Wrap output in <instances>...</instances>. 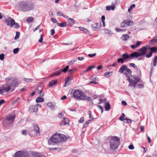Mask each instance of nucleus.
<instances>
[{"instance_id": "obj_1", "label": "nucleus", "mask_w": 157, "mask_h": 157, "mask_svg": "<svg viewBox=\"0 0 157 157\" xmlns=\"http://www.w3.org/2000/svg\"><path fill=\"white\" fill-rule=\"evenodd\" d=\"M67 140L66 136L63 134H55L53 135L48 140V143L49 145L53 143H56L66 141Z\"/></svg>"}, {"instance_id": "obj_2", "label": "nucleus", "mask_w": 157, "mask_h": 157, "mask_svg": "<svg viewBox=\"0 0 157 157\" xmlns=\"http://www.w3.org/2000/svg\"><path fill=\"white\" fill-rule=\"evenodd\" d=\"M17 8L23 11H28L33 10L34 8V5L31 2H26L21 1L17 5Z\"/></svg>"}, {"instance_id": "obj_3", "label": "nucleus", "mask_w": 157, "mask_h": 157, "mask_svg": "<svg viewBox=\"0 0 157 157\" xmlns=\"http://www.w3.org/2000/svg\"><path fill=\"white\" fill-rule=\"evenodd\" d=\"M73 96L76 100H85L86 95L81 90L76 89L73 93Z\"/></svg>"}, {"instance_id": "obj_4", "label": "nucleus", "mask_w": 157, "mask_h": 157, "mask_svg": "<svg viewBox=\"0 0 157 157\" xmlns=\"http://www.w3.org/2000/svg\"><path fill=\"white\" fill-rule=\"evenodd\" d=\"M148 46L147 45L142 47L138 50V52H133L135 57L137 58L138 57L145 55L147 53Z\"/></svg>"}, {"instance_id": "obj_5", "label": "nucleus", "mask_w": 157, "mask_h": 157, "mask_svg": "<svg viewBox=\"0 0 157 157\" xmlns=\"http://www.w3.org/2000/svg\"><path fill=\"white\" fill-rule=\"evenodd\" d=\"M119 138L114 136L112 137L110 141V147L113 150H116L119 145Z\"/></svg>"}, {"instance_id": "obj_6", "label": "nucleus", "mask_w": 157, "mask_h": 157, "mask_svg": "<svg viewBox=\"0 0 157 157\" xmlns=\"http://www.w3.org/2000/svg\"><path fill=\"white\" fill-rule=\"evenodd\" d=\"M15 116L12 115H10L6 117V119L3 122V125L5 127L10 126L14 122Z\"/></svg>"}, {"instance_id": "obj_7", "label": "nucleus", "mask_w": 157, "mask_h": 157, "mask_svg": "<svg viewBox=\"0 0 157 157\" xmlns=\"http://www.w3.org/2000/svg\"><path fill=\"white\" fill-rule=\"evenodd\" d=\"M10 89L11 88L9 85L6 83L0 88V94H2L3 93H7Z\"/></svg>"}, {"instance_id": "obj_8", "label": "nucleus", "mask_w": 157, "mask_h": 157, "mask_svg": "<svg viewBox=\"0 0 157 157\" xmlns=\"http://www.w3.org/2000/svg\"><path fill=\"white\" fill-rule=\"evenodd\" d=\"M34 129L35 131L33 130L29 132V134L32 136H35L37 135V134L39 132V126L37 124L33 125Z\"/></svg>"}, {"instance_id": "obj_9", "label": "nucleus", "mask_w": 157, "mask_h": 157, "mask_svg": "<svg viewBox=\"0 0 157 157\" xmlns=\"http://www.w3.org/2000/svg\"><path fill=\"white\" fill-rule=\"evenodd\" d=\"M121 57L124 60H126L128 59L131 60L135 57L133 52L129 55L127 53H125L123 54Z\"/></svg>"}, {"instance_id": "obj_10", "label": "nucleus", "mask_w": 157, "mask_h": 157, "mask_svg": "<svg viewBox=\"0 0 157 157\" xmlns=\"http://www.w3.org/2000/svg\"><path fill=\"white\" fill-rule=\"evenodd\" d=\"M14 157H29L28 155L26 153H24L21 151L16 152L14 155Z\"/></svg>"}, {"instance_id": "obj_11", "label": "nucleus", "mask_w": 157, "mask_h": 157, "mask_svg": "<svg viewBox=\"0 0 157 157\" xmlns=\"http://www.w3.org/2000/svg\"><path fill=\"white\" fill-rule=\"evenodd\" d=\"M11 79V81L10 82H8V84L10 86V87H15L16 85L17 84V80L16 78H13Z\"/></svg>"}, {"instance_id": "obj_12", "label": "nucleus", "mask_w": 157, "mask_h": 157, "mask_svg": "<svg viewBox=\"0 0 157 157\" xmlns=\"http://www.w3.org/2000/svg\"><path fill=\"white\" fill-rule=\"evenodd\" d=\"M101 23L100 22L98 23V22H97L96 23H94L92 25V27L93 29L94 30H98L100 28V27L101 26Z\"/></svg>"}, {"instance_id": "obj_13", "label": "nucleus", "mask_w": 157, "mask_h": 157, "mask_svg": "<svg viewBox=\"0 0 157 157\" xmlns=\"http://www.w3.org/2000/svg\"><path fill=\"white\" fill-rule=\"evenodd\" d=\"M5 22H6V24L7 25H9L10 24L11 26H13L14 25L15 23V21L13 18L10 17L7 19L5 20Z\"/></svg>"}, {"instance_id": "obj_14", "label": "nucleus", "mask_w": 157, "mask_h": 157, "mask_svg": "<svg viewBox=\"0 0 157 157\" xmlns=\"http://www.w3.org/2000/svg\"><path fill=\"white\" fill-rule=\"evenodd\" d=\"M142 43L141 41H137L135 44L131 45L130 47L132 49H135L136 48H138Z\"/></svg>"}, {"instance_id": "obj_15", "label": "nucleus", "mask_w": 157, "mask_h": 157, "mask_svg": "<svg viewBox=\"0 0 157 157\" xmlns=\"http://www.w3.org/2000/svg\"><path fill=\"white\" fill-rule=\"evenodd\" d=\"M29 109L31 112H36L38 110V108L36 105H32L29 107Z\"/></svg>"}, {"instance_id": "obj_16", "label": "nucleus", "mask_w": 157, "mask_h": 157, "mask_svg": "<svg viewBox=\"0 0 157 157\" xmlns=\"http://www.w3.org/2000/svg\"><path fill=\"white\" fill-rule=\"evenodd\" d=\"M29 157H46L44 155L40 153H35L30 155Z\"/></svg>"}, {"instance_id": "obj_17", "label": "nucleus", "mask_w": 157, "mask_h": 157, "mask_svg": "<svg viewBox=\"0 0 157 157\" xmlns=\"http://www.w3.org/2000/svg\"><path fill=\"white\" fill-rule=\"evenodd\" d=\"M127 80L129 82V86H130L133 85H136L137 84V82L131 80L130 78H127Z\"/></svg>"}, {"instance_id": "obj_18", "label": "nucleus", "mask_w": 157, "mask_h": 157, "mask_svg": "<svg viewBox=\"0 0 157 157\" xmlns=\"http://www.w3.org/2000/svg\"><path fill=\"white\" fill-rule=\"evenodd\" d=\"M57 83V80H53L49 82L48 87H52L53 86L56 85Z\"/></svg>"}, {"instance_id": "obj_19", "label": "nucleus", "mask_w": 157, "mask_h": 157, "mask_svg": "<svg viewBox=\"0 0 157 157\" xmlns=\"http://www.w3.org/2000/svg\"><path fill=\"white\" fill-rule=\"evenodd\" d=\"M127 66L126 65H122L119 69V72L121 74L123 73L124 71H125L126 69H127Z\"/></svg>"}, {"instance_id": "obj_20", "label": "nucleus", "mask_w": 157, "mask_h": 157, "mask_svg": "<svg viewBox=\"0 0 157 157\" xmlns=\"http://www.w3.org/2000/svg\"><path fill=\"white\" fill-rule=\"evenodd\" d=\"M129 36L128 34L123 35L121 37V39L123 41H126L128 40Z\"/></svg>"}, {"instance_id": "obj_21", "label": "nucleus", "mask_w": 157, "mask_h": 157, "mask_svg": "<svg viewBox=\"0 0 157 157\" xmlns=\"http://www.w3.org/2000/svg\"><path fill=\"white\" fill-rule=\"evenodd\" d=\"M69 121L68 119L67 118H64L63 121L61 122V124L64 125L68 124H69Z\"/></svg>"}, {"instance_id": "obj_22", "label": "nucleus", "mask_w": 157, "mask_h": 157, "mask_svg": "<svg viewBox=\"0 0 157 157\" xmlns=\"http://www.w3.org/2000/svg\"><path fill=\"white\" fill-rule=\"evenodd\" d=\"M110 106L109 102L106 103L105 106V111H109L110 109Z\"/></svg>"}, {"instance_id": "obj_23", "label": "nucleus", "mask_w": 157, "mask_h": 157, "mask_svg": "<svg viewBox=\"0 0 157 157\" xmlns=\"http://www.w3.org/2000/svg\"><path fill=\"white\" fill-rule=\"evenodd\" d=\"M68 22L71 26L72 25L75 23V21L74 19L69 18L68 20Z\"/></svg>"}, {"instance_id": "obj_24", "label": "nucleus", "mask_w": 157, "mask_h": 157, "mask_svg": "<svg viewBox=\"0 0 157 157\" xmlns=\"http://www.w3.org/2000/svg\"><path fill=\"white\" fill-rule=\"evenodd\" d=\"M147 46H148V50H151L150 52H152H152H154L156 51H157L156 48H155V47L150 48V47L149 46V45H147Z\"/></svg>"}, {"instance_id": "obj_25", "label": "nucleus", "mask_w": 157, "mask_h": 157, "mask_svg": "<svg viewBox=\"0 0 157 157\" xmlns=\"http://www.w3.org/2000/svg\"><path fill=\"white\" fill-rule=\"evenodd\" d=\"M125 21L126 23V26L128 25H132L133 24L134 22L130 20H126Z\"/></svg>"}, {"instance_id": "obj_26", "label": "nucleus", "mask_w": 157, "mask_h": 157, "mask_svg": "<svg viewBox=\"0 0 157 157\" xmlns=\"http://www.w3.org/2000/svg\"><path fill=\"white\" fill-rule=\"evenodd\" d=\"M57 24L58 26L62 27H65L67 25V24L65 22H64L62 23H57Z\"/></svg>"}, {"instance_id": "obj_27", "label": "nucleus", "mask_w": 157, "mask_h": 157, "mask_svg": "<svg viewBox=\"0 0 157 157\" xmlns=\"http://www.w3.org/2000/svg\"><path fill=\"white\" fill-rule=\"evenodd\" d=\"M157 40V36H155L152 39L150 40V44H153L155 43L156 42V40Z\"/></svg>"}, {"instance_id": "obj_28", "label": "nucleus", "mask_w": 157, "mask_h": 157, "mask_svg": "<svg viewBox=\"0 0 157 157\" xmlns=\"http://www.w3.org/2000/svg\"><path fill=\"white\" fill-rule=\"evenodd\" d=\"M44 101V99L41 97H38L36 100V102L37 103H39L40 102H43Z\"/></svg>"}, {"instance_id": "obj_29", "label": "nucleus", "mask_w": 157, "mask_h": 157, "mask_svg": "<svg viewBox=\"0 0 157 157\" xmlns=\"http://www.w3.org/2000/svg\"><path fill=\"white\" fill-rule=\"evenodd\" d=\"M115 7L114 5L111 6H107L106 7V9L107 10H113L114 9Z\"/></svg>"}, {"instance_id": "obj_30", "label": "nucleus", "mask_w": 157, "mask_h": 157, "mask_svg": "<svg viewBox=\"0 0 157 157\" xmlns=\"http://www.w3.org/2000/svg\"><path fill=\"white\" fill-rule=\"evenodd\" d=\"M112 72H106L105 73L104 75L107 77H109L111 76L112 74Z\"/></svg>"}, {"instance_id": "obj_31", "label": "nucleus", "mask_w": 157, "mask_h": 157, "mask_svg": "<svg viewBox=\"0 0 157 157\" xmlns=\"http://www.w3.org/2000/svg\"><path fill=\"white\" fill-rule=\"evenodd\" d=\"M91 121V120H88L85 122V123L83 124V127H86L88 124Z\"/></svg>"}, {"instance_id": "obj_32", "label": "nucleus", "mask_w": 157, "mask_h": 157, "mask_svg": "<svg viewBox=\"0 0 157 157\" xmlns=\"http://www.w3.org/2000/svg\"><path fill=\"white\" fill-rule=\"evenodd\" d=\"M69 68L68 65L64 69L61 70V72H63L64 73H66L68 70Z\"/></svg>"}, {"instance_id": "obj_33", "label": "nucleus", "mask_w": 157, "mask_h": 157, "mask_svg": "<svg viewBox=\"0 0 157 157\" xmlns=\"http://www.w3.org/2000/svg\"><path fill=\"white\" fill-rule=\"evenodd\" d=\"M95 66H90L88 67V68L85 71H84V73H86L91 70L92 69H93L94 68Z\"/></svg>"}, {"instance_id": "obj_34", "label": "nucleus", "mask_w": 157, "mask_h": 157, "mask_svg": "<svg viewBox=\"0 0 157 157\" xmlns=\"http://www.w3.org/2000/svg\"><path fill=\"white\" fill-rule=\"evenodd\" d=\"M157 64V56H155L153 60V66H155Z\"/></svg>"}, {"instance_id": "obj_35", "label": "nucleus", "mask_w": 157, "mask_h": 157, "mask_svg": "<svg viewBox=\"0 0 157 157\" xmlns=\"http://www.w3.org/2000/svg\"><path fill=\"white\" fill-rule=\"evenodd\" d=\"M47 105L48 107H50L52 109H53L54 108V105L52 102H51L48 103Z\"/></svg>"}, {"instance_id": "obj_36", "label": "nucleus", "mask_w": 157, "mask_h": 157, "mask_svg": "<svg viewBox=\"0 0 157 157\" xmlns=\"http://www.w3.org/2000/svg\"><path fill=\"white\" fill-rule=\"evenodd\" d=\"M24 80L27 83H29L32 82L33 80L32 79H29L25 78L24 79Z\"/></svg>"}, {"instance_id": "obj_37", "label": "nucleus", "mask_w": 157, "mask_h": 157, "mask_svg": "<svg viewBox=\"0 0 157 157\" xmlns=\"http://www.w3.org/2000/svg\"><path fill=\"white\" fill-rule=\"evenodd\" d=\"M61 72H62L60 70V71H58V72H55V73H54L53 74L51 75H50V76L52 77L54 76H55L56 75H60V74H61Z\"/></svg>"}, {"instance_id": "obj_38", "label": "nucleus", "mask_w": 157, "mask_h": 157, "mask_svg": "<svg viewBox=\"0 0 157 157\" xmlns=\"http://www.w3.org/2000/svg\"><path fill=\"white\" fill-rule=\"evenodd\" d=\"M135 5L134 4L131 5L128 10V12H129L135 7Z\"/></svg>"}, {"instance_id": "obj_39", "label": "nucleus", "mask_w": 157, "mask_h": 157, "mask_svg": "<svg viewBox=\"0 0 157 157\" xmlns=\"http://www.w3.org/2000/svg\"><path fill=\"white\" fill-rule=\"evenodd\" d=\"M16 36L14 37V39L16 40L20 36V33L19 32H17L16 33Z\"/></svg>"}, {"instance_id": "obj_40", "label": "nucleus", "mask_w": 157, "mask_h": 157, "mask_svg": "<svg viewBox=\"0 0 157 157\" xmlns=\"http://www.w3.org/2000/svg\"><path fill=\"white\" fill-rule=\"evenodd\" d=\"M33 20V18L32 17H28L27 19V21L28 22H31Z\"/></svg>"}, {"instance_id": "obj_41", "label": "nucleus", "mask_w": 157, "mask_h": 157, "mask_svg": "<svg viewBox=\"0 0 157 157\" xmlns=\"http://www.w3.org/2000/svg\"><path fill=\"white\" fill-rule=\"evenodd\" d=\"M121 27H125L127 26L125 20L123 22L121 23Z\"/></svg>"}, {"instance_id": "obj_42", "label": "nucleus", "mask_w": 157, "mask_h": 157, "mask_svg": "<svg viewBox=\"0 0 157 157\" xmlns=\"http://www.w3.org/2000/svg\"><path fill=\"white\" fill-rule=\"evenodd\" d=\"M117 62L118 63H124V60L122 58H119L117 59Z\"/></svg>"}, {"instance_id": "obj_43", "label": "nucleus", "mask_w": 157, "mask_h": 157, "mask_svg": "<svg viewBox=\"0 0 157 157\" xmlns=\"http://www.w3.org/2000/svg\"><path fill=\"white\" fill-rule=\"evenodd\" d=\"M71 80V77L69 76L66 78L65 79V80L66 81V82H65V85H66L67 83L69 81H70Z\"/></svg>"}, {"instance_id": "obj_44", "label": "nucleus", "mask_w": 157, "mask_h": 157, "mask_svg": "<svg viewBox=\"0 0 157 157\" xmlns=\"http://www.w3.org/2000/svg\"><path fill=\"white\" fill-rule=\"evenodd\" d=\"M125 117V114L123 113L121 116L119 117V120L121 121H123L124 120V118Z\"/></svg>"}, {"instance_id": "obj_45", "label": "nucleus", "mask_w": 157, "mask_h": 157, "mask_svg": "<svg viewBox=\"0 0 157 157\" xmlns=\"http://www.w3.org/2000/svg\"><path fill=\"white\" fill-rule=\"evenodd\" d=\"M88 114L89 115V118L90 119L93 120L94 118L91 116V112L90 111H89L88 112Z\"/></svg>"}, {"instance_id": "obj_46", "label": "nucleus", "mask_w": 157, "mask_h": 157, "mask_svg": "<svg viewBox=\"0 0 157 157\" xmlns=\"http://www.w3.org/2000/svg\"><path fill=\"white\" fill-rule=\"evenodd\" d=\"M126 77L128 78H130V76H131V73H129L126 72L124 73Z\"/></svg>"}, {"instance_id": "obj_47", "label": "nucleus", "mask_w": 157, "mask_h": 157, "mask_svg": "<svg viewBox=\"0 0 157 157\" xmlns=\"http://www.w3.org/2000/svg\"><path fill=\"white\" fill-rule=\"evenodd\" d=\"M145 55L147 58H150L152 56V52H150L148 54H146Z\"/></svg>"}, {"instance_id": "obj_48", "label": "nucleus", "mask_w": 157, "mask_h": 157, "mask_svg": "<svg viewBox=\"0 0 157 157\" xmlns=\"http://www.w3.org/2000/svg\"><path fill=\"white\" fill-rule=\"evenodd\" d=\"M19 50V48H16L13 49V53L14 54H17Z\"/></svg>"}, {"instance_id": "obj_49", "label": "nucleus", "mask_w": 157, "mask_h": 157, "mask_svg": "<svg viewBox=\"0 0 157 157\" xmlns=\"http://www.w3.org/2000/svg\"><path fill=\"white\" fill-rule=\"evenodd\" d=\"M12 78H6V81L7 82H8V83H7L8 84V82H10L11 81V79H12Z\"/></svg>"}, {"instance_id": "obj_50", "label": "nucleus", "mask_w": 157, "mask_h": 157, "mask_svg": "<svg viewBox=\"0 0 157 157\" xmlns=\"http://www.w3.org/2000/svg\"><path fill=\"white\" fill-rule=\"evenodd\" d=\"M116 30L117 32H121V31H125L126 30L125 29H119L118 28H117L116 29Z\"/></svg>"}, {"instance_id": "obj_51", "label": "nucleus", "mask_w": 157, "mask_h": 157, "mask_svg": "<svg viewBox=\"0 0 157 157\" xmlns=\"http://www.w3.org/2000/svg\"><path fill=\"white\" fill-rule=\"evenodd\" d=\"M62 149V148L61 147H55L53 148H52L51 149V150H52L53 151H55L56 150H57L58 151H59L61 150Z\"/></svg>"}, {"instance_id": "obj_52", "label": "nucleus", "mask_w": 157, "mask_h": 157, "mask_svg": "<svg viewBox=\"0 0 157 157\" xmlns=\"http://www.w3.org/2000/svg\"><path fill=\"white\" fill-rule=\"evenodd\" d=\"M76 61H77L76 59H74L73 60L70 61L69 62V65H71L73 64Z\"/></svg>"}, {"instance_id": "obj_53", "label": "nucleus", "mask_w": 157, "mask_h": 157, "mask_svg": "<svg viewBox=\"0 0 157 157\" xmlns=\"http://www.w3.org/2000/svg\"><path fill=\"white\" fill-rule=\"evenodd\" d=\"M84 121V118L83 117L81 118L78 121V122L79 123H82Z\"/></svg>"}, {"instance_id": "obj_54", "label": "nucleus", "mask_w": 157, "mask_h": 157, "mask_svg": "<svg viewBox=\"0 0 157 157\" xmlns=\"http://www.w3.org/2000/svg\"><path fill=\"white\" fill-rule=\"evenodd\" d=\"M83 32H84V33L87 34H88L89 33V31L87 29H85Z\"/></svg>"}, {"instance_id": "obj_55", "label": "nucleus", "mask_w": 157, "mask_h": 157, "mask_svg": "<svg viewBox=\"0 0 157 157\" xmlns=\"http://www.w3.org/2000/svg\"><path fill=\"white\" fill-rule=\"evenodd\" d=\"M56 14L58 16H62L63 15V14L61 12H59V11L57 12Z\"/></svg>"}, {"instance_id": "obj_56", "label": "nucleus", "mask_w": 157, "mask_h": 157, "mask_svg": "<svg viewBox=\"0 0 157 157\" xmlns=\"http://www.w3.org/2000/svg\"><path fill=\"white\" fill-rule=\"evenodd\" d=\"M4 54H0V59L2 60L4 58Z\"/></svg>"}, {"instance_id": "obj_57", "label": "nucleus", "mask_w": 157, "mask_h": 157, "mask_svg": "<svg viewBox=\"0 0 157 157\" xmlns=\"http://www.w3.org/2000/svg\"><path fill=\"white\" fill-rule=\"evenodd\" d=\"M129 66L130 67H132L134 68H136L137 67L136 66L134 63H130L129 64Z\"/></svg>"}, {"instance_id": "obj_58", "label": "nucleus", "mask_w": 157, "mask_h": 157, "mask_svg": "<svg viewBox=\"0 0 157 157\" xmlns=\"http://www.w3.org/2000/svg\"><path fill=\"white\" fill-rule=\"evenodd\" d=\"M125 71L127 72L128 73H129V74L132 73V71L131 70L127 68V69H126Z\"/></svg>"}, {"instance_id": "obj_59", "label": "nucleus", "mask_w": 157, "mask_h": 157, "mask_svg": "<svg viewBox=\"0 0 157 157\" xmlns=\"http://www.w3.org/2000/svg\"><path fill=\"white\" fill-rule=\"evenodd\" d=\"M51 20L54 23H57L58 21L55 18H52L51 19Z\"/></svg>"}, {"instance_id": "obj_60", "label": "nucleus", "mask_w": 157, "mask_h": 157, "mask_svg": "<svg viewBox=\"0 0 157 157\" xmlns=\"http://www.w3.org/2000/svg\"><path fill=\"white\" fill-rule=\"evenodd\" d=\"M14 25H15L14 28L15 29H17L19 27V26L18 24L17 23H15V22Z\"/></svg>"}, {"instance_id": "obj_61", "label": "nucleus", "mask_w": 157, "mask_h": 157, "mask_svg": "<svg viewBox=\"0 0 157 157\" xmlns=\"http://www.w3.org/2000/svg\"><path fill=\"white\" fill-rule=\"evenodd\" d=\"M96 53H94V54H89L88 55V56L90 57H92L93 56H94L96 55Z\"/></svg>"}, {"instance_id": "obj_62", "label": "nucleus", "mask_w": 157, "mask_h": 157, "mask_svg": "<svg viewBox=\"0 0 157 157\" xmlns=\"http://www.w3.org/2000/svg\"><path fill=\"white\" fill-rule=\"evenodd\" d=\"M84 58L83 57H79L77 58V59L80 61H82L84 59Z\"/></svg>"}, {"instance_id": "obj_63", "label": "nucleus", "mask_w": 157, "mask_h": 157, "mask_svg": "<svg viewBox=\"0 0 157 157\" xmlns=\"http://www.w3.org/2000/svg\"><path fill=\"white\" fill-rule=\"evenodd\" d=\"M39 94L40 97H43L44 95V93L42 90H40Z\"/></svg>"}, {"instance_id": "obj_64", "label": "nucleus", "mask_w": 157, "mask_h": 157, "mask_svg": "<svg viewBox=\"0 0 157 157\" xmlns=\"http://www.w3.org/2000/svg\"><path fill=\"white\" fill-rule=\"evenodd\" d=\"M58 115L59 118H62L63 116V114H62V113H59Z\"/></svg>"}]
</instances>
